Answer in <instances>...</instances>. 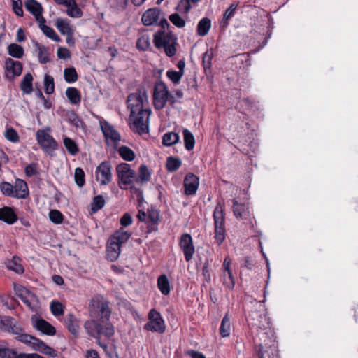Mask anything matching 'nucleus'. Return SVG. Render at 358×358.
<instances>
[{"label": "nucleus", "mask_w": 358, "mask_h": 358, "mask_svg": "<svg viewBox=\"0 0 358 358\" xmlns=\"http://www.w3.org/2000/svg\"><path fill=\"white\" fill-rule=\"evenodd\" d=\"M249 317L254 321L252 324L259 329L257 335L253 338L257 347L256 351L258 358H279L273 333L270 329H262L265 326L263 320H266V315L252 311Z\"/></svg>", "instance_id": "f257e3e1"}, {"label": "nucleus", "mask_w": 358, "mask_h": 358, "mask_svg": "<svg viewBox=\"0 0 358 358\" xmlns=\"http://www.w3.org/2000/svg\"><path fill=\"white\" fill-rule=\"evenodd\" d=\"M89 313L92 318L99 317L101 323L109 320L111 310L109 302L100 294L94 296L89 303Z\"/></svg>", "instance_id": "f03ea898"}, {"label": "nucleus", "mask_w": 358, "mask_h": 358, "mask_svg": "<svg viewBox=\"0 0 358 358\" xmlns=\"http://www.w3.org/2000/svg\"><path fill=\"white\" fill-rule=\"evenodd\" d=\"M153 41L157 48H163L168 57H172L176 54V44L177 38L170 31L159 30L153 36Z\"/></svg>", "instance_id": "7ed1b4c3"}, {"label": "nucleus", "mask_w": 358, "mask_h": 358, "mask_svg": "<svg viewBox=\"0 0 358 358\" xmlns=\"http://www.w3.org/2000/svg\"><path fill=\"white\" fill-rule=\"evenodd\" d=\"M148 97L145 87H141L135 92L131 93L127 97L128 108H130L131 114L134 115L137 112L147 109Z\"/></svg>", "instance_id": "20e7f679"}, {"label": "nucleus", "mask_w": 358, "mask_h": 358, "mask_svg": "<svg viewBox=\"0 0 358 358\" xmlns=\"http://www.w3.org/2000/svg\"><path fill=\"white\" fill-rule=\"evenodd\" d=\"M150 115V109H145L141 112H137L134 115L130 114L129 118L132 121L130 125L131 129L140 135L148 133Z\"/></svg>", "instance_id": "39448f33"}, {"label": "nucleus", "mask_w": 358, "mask_h": 358, "mask_svg": "<svg viewBox=\"0 0 358 358\" xmlns=\"http://www.w3.org/2000/svg\"><path fill=\"white\" fill-rule=\"evenodd\" d=\"M215 224V238L218 245H220L225 238L224 216L222 207L217 206L213 212Z\"/></svg>", "instance_id": "423d86ee"}, {"label": "nucleus", "mask_w": 358, "mask_h": 358, "mask_svg": "<svg viewBox=\"0 0 358 358\" xmlns=\"http://www.w3.org/2000/svg\"><path fill=\"white\" fill-rule=\"evenodd\" d=\"M116 171L119 187L122 189H127V186L131 185L135 179V171L127 163H121L117 165Z\"/></svg>", "instance_id": "0eeeda50"}, {"label": "nucleus", "mask_w": 358, "mask_h": 358, "mask_svg": "<svg viewBox=\"0 0 358 358\" xmlns=\"http://www.w3.org/2000/svg\"><path fill=\"white\" fill-rule=\"evenodd\" d=\"M169 99V90L165 83L159 81L155 83L153 92V103L156 110H162Z\"/></svg>", "instance_id": "6e6552de"}, {"label": "nucleus", "mask_w": 358, "mask_h": 358, "mask_svg": "<svg viewBox=\"0 0 358 358\" xmlns=\"http://www.w3.org/2000/svg\"><path fill=\"white\" fill-rule=\"evenodd\" d=\"M37 143L42 150L49 154L57 149V143L54 138L45 129H38L36 133Z\"/></svg>", "instance_id": "1a4fd4ad"}, {"label": "nucleus", "mask_w": 358, "mask_h": 358, "mask_svg": "<svg viewBox=\"0 0 358 358\" xmlns=\"http://www.w3.org/2000/svg\"><path fill=\"white\" fill-rule=\"evenodd\" d=\"M96 178L101 185H106L112 180V166L110 162H101L96 169Z\"/></svg>", "instance_id": "9d476101"}, {"label": "nucleus", "mask_w": 358, "mask_h": 358, "mask_svg": "<svg viewBox=\"0 0 358 358\" xmlns=\"http://www.w3.org/2000/svg\"><path fill=\"white\" fill-rule=\"evenodd\" d=\"M180 247L184 252L185 260L187 262L190 261L194 252V247L189 234H184L182 235L180 239Z\"/></svg>", "instance_id": "9b49d317"}, {"label": "nucleus", "mask_w": 358, "mask_h": 358, "mask_svg": "<svg viewBox=\"0 0 358 358\" xmlns=\"http://www.w3.org/2000/svg\"><path fill=\"white\" fill-rule=\"evenodd\" d=\"M199 185V178L193 173H187L184 178L185 194L193 195L196 192Z\"/></svg>", "instance_id": "f8f14e48"}, {"label": "nucleus", "mask_w": 358, "mask_h": 358, "mask_svg": "<svg viewBox=\"0 0 358 358\" xmlns=\"http://www.w3.org/2000/svg\"><path fill=\"white\" fill-rule=\"evenodd\" d=\"M5 69L7 72V77L13 78L19 76L22 71V64L11 58H7L5 61Z\"/></svg>", "instance_id": "ddd939ff"}, {"label": "nucleus", "mask_w": 358, "mask_h": 358, "mask_svg": "<svg viewBox=\"0 0 358 358\" xmlns=\"http://www.w3.org/2000/svg\"><path fill=\"white\" fill-rule=\"evenodd\" d=\"M33 327L38 331H41L43 334L48 336H54L56 334L55 328L42 318L32 317Z\"/></svg>", "instance_id": "4468645a"}, {"label": "nucleus", "mask_w": 358, "mask_h": 358, "mask_svg": "<svg viewBox=\"0 0 358 358\" xmlns=\"http://www.w3.org/2000/svg\"><path fill=\"white\" fill-rule=\"evenodd\" d=\"M100 127L107 141L110 139L114 143H117L120 141V134L108 122H101Z\"/></svg>", "instance_id": "2eb2a0df"}, {"label": "nucleus", "mask_w": 358, "mask_h": 358, "mask_svg": "<svg viewBox=\"0 0 358 358\" xmlns=\"http://www.w3.org/2000/svg\"><path fill=\"white\" fill-rule=\"evenodd\" d=\"M231 202L234 216L238 219H246L250 213L248 206L243 203H239L237 199H233Z\"/></svg>", "instance_id": "dca6fc26"}, {"label": "nucleus", "mask_w": 358, "mask_h": 358, "mask_svg": "<svg viewBox=\"0 0 358 358\" xmlns=\"http://www.w3.org/2000/svg\"><path fill=\"white\" fill-rule=\"evenodd\" d=\"M160 15V10L154 8L147 10L142 15V22L145 26L152 25L158 21Z\"/></svg>", "instance_id": "f3484780"}, {"label": "nucleus", "mask_w": 358, "mask_h": 358, "mask_svg": "<svg viewBox=\"0 0 358 358\" xmlns=\"http://www.w3.org/2000/svg\"><path fill=\"white\" fill-rule=\"evenodd\" d=\"M144 329L152 332L163 334L166 330V325L162 317L148 321L144 325Z\"/></svg>", "instance_id": "a211bd4d"}, {"label": "nucleus", "mask_w": 358, "mask_h": 358, "mask_svg": "<svg viewBox=\"0 0 358 358\" xmlns=\"http://www.w3.org/2000/svg\"><path fill=\"white\" fill-rule=\"evenodd\" d=\"M17 215L13 209L8 206L0 208V220L8 224H13L17 220Z\"/></svg>", "instance_id": "6ab92c4d"}, {"label": "nucleus", "mask_w": 358, "mask_h": 358, "mask_svg": "<svg viewBox=\"0 0 358 358\" xmlns=\"http://www.w3.org/2000/svg\"><path fill=\"white\" fill-rule=\"evenodd\" d=\"M22 353H18L13 348H10L5 341H0V358H21Z\"/></svg>", "instance_id": "aec40b11"}, {"label": "nucleus", "mask_w": 358, "mask_h": 358, "mask_svg": "<svg viewBox=\"0 0 358 358\" xmlns=\"http://www.w3.org/2000/svg\"><path fill=\"white\" fill-rule=\"evenodd\" d=\"M100 326L101 324L94 318L85 321L84 324L87 334L96 339H99Z\"/></svg>", "instance_id": "412c9836"}, {"label": "nucleus", "mask_w": 358, "mask_h": 358, "mask_svg": "<svg viewBox=\"0 0 358 358\" xmlns=\"http://www.w3.org/2000/svg\"><path fill=\"white\" fill-rule=\"evenodd\" d=\"M121 245L109 238L106 249V256L110 262L117 259L120 254Z\"/></svg>", "instance_id": "4be33fe9"}, {"label": "nucleus", "mask_w": 358, "mask_h": 358, "mask_svg": "<svg viewBox=\"0 0 358 358\" xmlns=\"http://www.w3.org/2000/svg\"><path fill=\"white\" fill-rule=\"evenodd\" d=\"M64 322L69 331L74 336H78L79 334L80 325L77 317L73 314H68L65 317Z\"/></svg>", "instance_id": "5701e85b"}, {"label": "nucleus", "mask_w": 358, "mask_h": 358, "mask_svg": "<svg viewBox=\"0 0 358 358\" xmlns=\"http://www.w3.org/2000/svg\"><path fill=\"white\" fill-rule=\"evenodd\" d=\"M14 192L15 198L25 199L29 194V190L27 183L21 179H17L15 182Z\"/></svg>", "instance_id": "b1692460"}, {"label": "nucleus", "mask_w": 358, "mask_h": 358, "mask_svg": "<svg viewBox=\"0 0 358 358\" xmlns=\"http://www.w3.org/2000/svg\"><path fill=\"white\" fill-rule=\"evenodd\" d=\"M213 50L210 48V50H207L205 54L203 55V66L204 68L205 73L206 75L207 79L212 82L213 76L211 75L210 71V61L213 57Z\"/></svg>", "instance_id": "393cba45"}, {"label": "nucleus", "mask_w": 358, "mask_h": 358, "mask_svg": "<svg viewBox=\"0 0 358 358\" xmlns=\"http://www.w3.org/2000/svg\"><path fill=\"white\" fill-rule=\"evenodd\" d=\"M55 25L62 35H73V30L68 19L57 18Z\"/></svg>", "instance_id": "a878e982"}, {"label": "nucleus", "mask_w": 358, "mask_h": 358, "mask_svg": "<svg viewBox=\"0 0 358 358\" xmlns=\"http://www.w3.org/2000/svg\"><path fill=\"white\" fill-rule=\"evenodd\" d=\"M151 177V172L148 169L147 166L142 164L139 167L138 175L135 177V182L140 185H143L150 181Z\"/></svg>", "instance_id": "bb28decb"}, {"label": "nucleus", "mask_w": 358, "mask_h": 358, "mask_svg": "<svg viewBox=\"0 0 358 358\" xmlns=\"http://www.w3.org/2000/svg\"><path fill=\"white\" fill-rule=\"evenodd\" d=\"M66 95L71 104L78 105L81 101V94L76 87H67L66 90Z\"/></svg>", "instance_id": "cd10ccee"}, {"label": "nucleus", "mask_w": 358, "mask_h": 358, "mask_svg": "<svg viewBox=\"0 0 358 358\" xmlns=\"http://www.w3.org/2000/svg\"><path fill=\"white\" fill-rule=\"evenodd\" d=\"M34 45L35 48L38 50V59L39 62L41 64H46L50 62V59L49 57L48 48L45 45L36 41L34 42Z\"/></svg>", "instance_id": "c85d7f7f"}, {"label": "nucleus", "mask_w": 358, "mask_h": 358, "mask_svg": "<svg viewBox=\"0 0 358 358\" xmlns=\"http://www.w3.org/2000/svg\"><path fill=\"white\" fill-rule=\"evenodd\" d=\"M238 6V3H233L230 6L225 10L223 18L220 22V27L222 29H225L228 26V21L231 19L234 15L236 10Z\"/></svg>", "instance_id": "c756f323"}, {"label": "nucleus", "mask_w": 358, "mask_h": 358, "mask_svg": "<svg viewBox=\"0 0 358 358\" xmlns=\"http://www.w3.org/2000/svg\"><path fill=\"white\" fill-rule=\"evenodd\" d=\"M24 7L34 17L43 13V7L36 0H27L24 3Z\"/></svg>", "instance_id": "7c9ffc66"}, {"label": "nucleus", "mask_w": 358, "mask_h": 358, "mask_svg": "<svg viewBox=\"0 0 358 358\" xmlns=\"http://www.w3.org/2000/svg\"><path fill=\"white\" fill-rule=\"evenodd\" d=\"M157 287L164 295H168L170 293L171 285L167 276L164 274L161 275L157 278Z\"/></svg>", "instance_id": "2f4dec72"}, {"label": "nucleus", "mask_w": 358, "mask_h": 358, "mask_svg": "<svg viewBox=\"0 0 358 358\" xmlns=\"http://www.w3.org/2000/svg\"><path fill=\"white\" fill-rule=\"evenodd\" d=\"M32 75L30 73H26L20 83V89L24 94H29L32 92Z\"/></svg>", "instance_id": "473e14b6"}, {"label": "nucleus", "mask_w": 358, "mask_h": 358, "mask_svg": "<svg viewBox=\"0 0 358 358\" xmlns=\"http://www.w3.org/2000/svg\"><path fill=\"white\" fill-rule=\"evenodd\" d=\"M231 262V259L229 257H227L224 260L223 268H224V271L227 273V275H228V278H229V282L227 283L226 282V280H224V285L227 288L232 289L234 287L235 282H234V277L232 275L231 271L230 269Z\"/></svg>", "instance_id": "72a5a7b5"}, {"label": "nucleus", "mask_w": 358, "mask_h": 358, "mask_svg": "<svg viewBox=\"0 0 358 358\" xmlns=\"http://www.w3.org/2000/svg\"><path fill=\"white\" fill-rule=\"evenodd\" d=\"M20 262L21 259L18 257L14 256L12 259L7 262V268L17 273H23L24 269Z\"/></svg>", "instance_id": "f704fd0d"}, {"label": "nucleus", "mask_w": 358, "mask_h": 358, "mask_svg": "<svg viewBox=\"0 0 358 358\" xmlns=\"http://www.w3.org/2000/svg\"><path fill=\"white\" fill-rule=\"evenodd\" d=\"M66 7H67L66 13L69 17L79 18L83 16V11L78 7L74 0H72L69 5Z\"/></svg>", "instance_id": "c9c22d12"}, {"label": "nucleus", "mask_w": 358, "mask_h": 358, "mask_svg": "<svg viewBox=\"0 0 358 358\" xmlns=\"http://www.w3.org/2000/svg\"><path fill=\"white\" fill-rule=\"evenodd\" d=\"M120 156L125 161H133L136 155L134 152L127 146L122 145L118 149Z\"/></svg>", "instance_id": "e433bc0d"}, {"label": "nucleus", "mask_w": 358, "mask_h": 358, "mask_svg": "<svg viewBox=\"0 0 358 358\" xmlns=\"http://www.w3.org/2000/svg\"><path fill=\"white\" fill-rule=\"evenodd\" d=\"M231 323L228 315H225L222 318L220 327V334L222 337H228L230 335Z\"/></svg>", "instance_id": "4c0bfd02"}, {"label": "nucleus", "mask_w": 358, "mask_h": 358, "mask_svg": "<svg viewBox=\"0 0 358 358\" xmlns=\"http://www.w3.org/2000/svg\"><path fill=\"white\" fill-rule=\"evenodd\" d=\"M64 145L68 152L71 155H76L78 152V146L76 143L69 137H64L63 139Z\"/></svg>", "instance_id": "58836bf2"}, {"label": "nucleus", "mask_w": 358, "mask_h": 358, "mask_svg": "<svg viewBox=\"0 0 358 358\" xmlns=\"http://www.w3.org/2000/svg\"><path fill=\"white\" fill-rule=\"evenodd\" d=\"M131 234L124 230L117 231L110 238L115 242L122 245L128 241Z\"/></svg>", "instance_id": "ea45409f"}, {"label": "nucleus", "mask_w": 358, "mask_h": 358, "mask_svg": "<svg viewBox=\"0 0 358 358\" xmlns=\"http://www.w3.org/2000/svg\"><path fill=\"white\" fill-rule=\"evenodd\" d=\"M180 139L179 135L176 132L166 133L162 139V143L165 146H171L178 142Z\"/></svg>", "instance_id": "a19ab883"}, {"label": "nucleus", "mask_w": 358, "mask_h": 358, "mask_svg": "<svg viewBox=\"0 0 358 358\" xmlns=\"http://www.w3.org/2000/svg\"><path fill=\"white\" fill-rule=\"evenodd\" d=\"M8 54L15 58L20 59L24 55V49L23 48L16 43H11L8 47Z\"/></svg>", "instance_id": "79ce46f5"}, {"label": "nucleus", "mask_w": 358, "mask_h": 358, "mask_svg": "<svg viewBox=\"0 0 358 358\" xmlns=\"http://www.w3.org/2000/svg\"><path fill=\"white\" fill-rule=\"evenodd\" d=\"M182 162L179 158L169 157L166 159V169L170 172L177 171L181 166Z\"/></svg>", "instance_id": "37998d69"}, {"label": "nucleus", "mask_w": 358, "mask_h": 358, "mask_svg": "<svg viewBox=\"0 0 358 358\" xmlns=\"http://www.w3.org/2000/svg\"><path fill=\"white\" fill-rule=\"evenodd\" d=\"M64 77L65 81L69 83H73L78 80V76L74 67L66 68L64 71Z\"/></svg>", "instance_id": "c03bdc74"}, {"label": "nucleus", "mask_w": 358, "mask_h": 358, "mask_svg": "<svg viewBox=\"0 0 358 358\" xmlns=\"http://www.w3.org/2000/svg\"><path fill=\"white\" fill-rule=\"evenodd\" d=\"M185 147L187 150H192L194 148L195 141L193 134L187 129L183 130Z\"/></svg>", "instance_id": "a18cd8bd"}, {"label": "nucleus", "mask_w": 358, "mask_h": 358, "mask_svg": "<svg viewBox=\"0 0 358 358\" xmlns=\"http://www.w3.org/2000/svg\"><path fill=\"white\" fill-rule=\"evenodd\" d=\"M44 89L45 92L51 94L55 91V83L52 76L45 74L44 77Z\"/></svg>", "instance_id": "49530a36"}, {"label": "nucleus", "mask_w": 358, "mask_h": 358, "mask_svg": "<svg viewBox=\"0 0 358 358\" xmlns=\"http://www.w3.org/2000/svg\"><path fill=\"white\" fill-rule=\"evenodd\" d=\"M0 190L3 195L15 198L14 187L10 183L8 182H1L0 184Z\"/></svg>", "instance_id": "de8ad7c7"}, {"label": "nucleus", "mask_w": 358, "mask_h": 358, "mask_svg": "<svg viewBox=\"0 0 358 358\" xmlns=\"http://www.w3.org/2000/svg\"><path fill=\"white\" fill-rule=\"evenodd\" d=\"M99 329V336L103 335L107 338L113 336L115 334V328L111 323H107L106 325L101 324Z\"/></svg>", "instance_id": "09e8293b"}, {"label": "nucleus", "mask_w": 358, "mask_h": 358, "mask_svg": "<svg viewBox=\"0 0 358 358\" xmlns=\"http://www.w3.org/2000/svg\"><path fill=\"white\" fill-rule=\"evenodd\" d=\"M85 173L81 168L78 167L75 169V173H74L75 182L76 183V185L78 187H81L85 185Z\"/></svg>", "instance_id": "8fccbe9b"}, {"label": "nucleus", "mask_w": 358, "mask_h": 358, "mask_svg": "<svg viewBox=\"0 0 358 358\" xmlns=\"http://www.w3.org/2000/svg\"><path fill=\"white\" fill-rule=\"evenodd\" d=\"M180 14L179 13H173L169 17V19L176 27L182 28L185 25V21L180 16Z\"/></svg>", "instance_id": "3c124183"}, {"label": "nucleus", "mask_w": 358, "mask_h": 358, "mask_svg": "<svg viewBox=\"0 0 358 358\" xmlns=\"http://www.w3.org/2000/svg\"><path fill=\"white\" fill-rule=\"evenodd\" d=\"M41 31L43 33L49 38L53 40L54 41L59 42L60 41L59 36L56 34L55 30L51 27L45 25L43 27H41Z\"/></svg>", "instance_id": "603ef678"}, {"label": "nucleus", "mask_w": 358, "mask_h": 358, "mask_svg": "<svg viewBox=\"0 0 358 358\" xmlns=\"http://www.w3.org/2000/svg\"><path fill=\"white\" fill-rule=\"evenodd\" d=\"M159 221V212L152 209L148 212L147 223L157 226Z\"/></svg>", "instance_id": "864d4df0"}, {"label": "nucleus", "mask_w": 358, "mask_h": 358, "mask_svg": "<svg viewBox=\"0 0 358 358\" xmlns=\"http://www.w3.org/2000/svg\"><path fill=\"white\" fill-rule=\"evenodd\" d=\"M191 8V5L189 4L188 0H180L176 10L180 14H187Z\"/></svg>", "instance_id": "5fc2aeb1"}, {"label": "nucleus", "mask_w": 358, "mask_h": 358, "mask_svg": "<svg viewBox=\"0 0 358 358\" xmlns=\"http://www.w3.org/2000/svg\"><path fill=\"white\" fill-rule=\"evenodd\" d=\"M105 204V200L101 195L96 196L92 203V210L94 212H96L99 210L101 209Z\"/></svg>", "instance_id": "6e6d98bb"}, {"label": "nucleus", "mask_w": 358, "mask_h": 358, "mask_svg": "<svg viewBox=\"0 0 358 358\" xmlns=\"http://www.w3.org/2000/svg\"><path fill=\"white\" fill-rule=\"evenodd\" d=\"M5 138L12 143H17L20 140L17 132L12 127L6 130Z\"/></svg>", "instance_id": "4d7b16f0"}, {"label": "nucleus", "mask_w": 358, "mask_h": 358, "mask_svg": "<svg viewBox=\"0 0 358 358\" xmlns=\"http://www.w3.org/2000/svg\"><path fill=\"white\" fill-rule=\"evenodd\" d=\"M50 310L55 316H59L64 313V308L61 303L57 301H52L50 304Z\"/></svg>", "instance_id": "13d9d810"}, {"label": "nucleus", "mask_w": 358, "mask_h": 358, "mask_svg": "<svg viewBox=\"0 0 358 358\" xmlns=\"http://www.w3.org/2000/svg\"><path fill=\"white\" fill-rule=\"evenodd\" d=\"M150 45V41L148 36H141L136 43V48L141 51L146 50Z\"/></svg>", "instance_id": "bf43d9fd"}, {"label": "nucleus", "mask_w": 358, "mask_h": 358, "mask_svg": "<svg viewBox=\"0 0 358 358\" xmlns=\"http://www.w3.org/2000/svg\"><path fill=\"white\" fill-rule=\"evenodd\" d=\"M49 217L55 224H61L63 221V215L57 210H51L49 213Z\"/></svg>", "instance_id": "052dcab7"}, {"label": "nucleus", "mask_w": 358, "mask_h": 358, "mask_svg": "<svg viewBox=\"0 0 358 358\" xmlns=\"http://www.w3.org/2000/svg\"><path fill=\"white\" fill-rule=\"evenodd\" d=\"M166 76L173 83H178L180 82L183 74L182 72L176 71L174 70H169L166 72Z\"/></svg>", "instance_id": "680f3d73"}, {"label": "nucleus", "mask_w": 358, "mask_h": 358, "mask_svg": "<svg viewBox=\"0 0 358 358\" xmlns=\"http://www.w3.org/2000/svg\"><path fill=\"white\" fill-rule=\"evenodd\" d=\"M12 6L14 13L22 17L23 15L22 3L21 0H12Z\"/></svg>", "instance_id": "e2e57ef3"}, {"label": "nucleus", "mask_w": 358, "mask_h": 358, "mask_svg": "<svg viewBox=\"0 0 358 358\" xmlns=\"http://www.w3.org/2000/svg\"><path fill=\"white\" fill-rule=\"evenodd\" d=\"M30 345H31L34 350L41 352L45 345V343L42 340L34 336Z\"/></svg>", "instance_id": "0e129e2a"}, {"label": "nucleus", "mask_w": 358, "mask_h": 358, "mask_svg": "<svg viewBox=\"0 0 358 358\" xmlns=\"http://www.w3.org/2000/svg\"><path fill=\"white\" fill-rule=\"evenodd\" d=\"M70 122L77 128H81L84 126V122L79 118L76 113H72L69 117Z\"/></svg>", "instance_id": "69168bd1"}, {"label": "nucleus", "mask_w": 358, "mask_h": 358, "mask_svg": "<svg viewBox=\"0 0 358 358\" xmlns=\"http://www.w3.org/2000/svg\"><path fill=\"white\" fill-rule=\"evenodd\" d=\"M34 337V336L31 335L24 334L22 332L20 335L16 337V339L23 343L31 345V343L32 342Z\"/></svg>", "instance_id": "338daca9"}, {"label": "nucleus", "mask_w": 358, "mask_h": 358, "mask_svg": "<svg viewBox=\"0 0 358 358\" xmlns=\"http://www.w3.org/2000/svg\"><path fill=\"white\" fill-rule=\"evenodd\" d=\"M25 173L28 177H31L37 173V164L31 163L27 165L24 169Z\"/></svg>", "instance_id": "774afa93"}]
</instances>
